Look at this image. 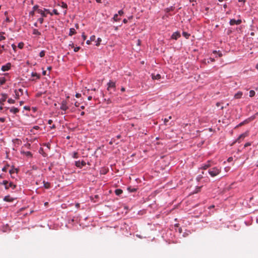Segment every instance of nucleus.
Returning a JSON list of instances; mask_svg holds the SVG:
<instances>
[{"instance_id":"1","label":"nucleus","mask_w":258,"mask_h":258,"mask_svg":"<svg viewBox=\"0 0 258 258\" xmlns=\"http://www.w3.org/2000/svg\"><path fill=\"white\" fill-rule=\"evenodd\" d=\"M220 169L218 167H213L209 170V173L212 177H215L218 175L220 172Z\"/></svg>"},{"instance_id":"2","label":"nucleus","mask_w":258,"mask_h":258,"mask_svg":"<svg viewBox=\"0 0 258 258\" xmlns=\"http://www.w3.org/2000/svg\"><path fill=\"white\" fill-rule=\"evenodd\" d=\"M247 133H244L241 134V135H240V136L238 137V138L237 139V140L235 142L233 143V144H235L236 143H240V140H243L246 136H247Z\"/></svg>"},{"instance_id":"3","label":"nucleus","mask_w":258,"mask_h":258,"mask_svg":"<svg viewBox=\"0 0 258 258\" xmlns=\"http://www.w3.org/2000/svg\"><path fill=\"white\" fill-rule=\"evenodd\" d=\"M75 165L78 167L82 168L86 165V162L84 161H77L75 162Z\"/></svg>"},{"instance_id":"4","label":"nucleus","mask_w":258,"mask_h":258,"mask_svg":"<svg viewBox=\"0 0 258 258\" xmlns=\"http://www.w3.org/2000/svg\"><path fill=\"white\" fill-rule=\"evenodd\" d=\"M15 98L18 99H19V96L23 94V90L22 89H19L18 90V91L17 90H15Z\"/></svg>"},{"instance_id":"5","label":"nucleus","mask_w":258,"mask_h":258,"mask_svg":"<svg viewBox=\"0 0 258 258\" xmlns=\"http://www.w3.org/2000/svg\"><path fill=\"white\" fill-rule=\"evenodd\" d=\"M68 108V107L67 105V101L64 100L62 101L61 104L60 109L62 110L66 111Z\"/></svg>"},{"instance_id":"6","label":"nucleus","mask_w":258,"mask_h":258,"mask_svg":"<svg viewBox=\"0 0 258 258\" xmlns=\"http://www.w3.org/2000/svg\"><path fill=\"white\" fill-rule=\"evenodd\" d=\"M241 23V20H235V19H231L230 21V24L233 25L234 24L239 25Z\"/></svg>"},{"instance_id":"7","label":"nucleus","mask_w":258,"mask_h":258,"mask_svg":"<svg viewBox=\"0 0 258 258\" xmlns=\"http://www.w3.org/2000/svg\"><path fill=\"white\" fill-rule=\"evenodd\" d=\"M11 67V63H8L6 65L3 66L2 67V70L4 72L8 71Z\"/></svg>"},{"instance_id":"8","label":"nucleus","mask_w":258,"mask_h":258,"mask_svg":"<svg viewBox=\"0 0 258 258\" xmlns=\"http://www.w3.org/2000/svg\"><path fill=\"white\" fill-rule=\"evenodd\" d=\"M243 95V93L241 91H239L237 93H236L234 96V98L235 99H239V98H241L242 97V96Z\"/></svg>"},{"instance_id":"9","label":"nucleus","mask_w":258,"mask_h":258,"mask_svg":"<svg viewBox=\"0 0 258 258\" xmlns=\"http://www.w3.org/2000/svg\"><path fill=\"white\" fill-rule=\"evenodd\" d=\"M3 98L0 99V105H3L4 102L6 100L7 98V95L6 94H2Z\"/></svg>"},{"instance_id":"10","label":"nucleus","mask_w":258,"mask_h":258,"mask_svg":"<svg viewBox=\"0 0 258 258\" xmlns=\"http://www.w3.org/2000/svg\"><path fill=\"white\" fill-rule=\"evenodd\" d=\"M115 87V82H113L110 81L108 83V88H107L108 90H109V88H114Z\"/></svg>"},{"instance_id":"11","label":"nucleus","mask_w":258,"mask_h":258,"mask_svg":"<svg viewBox=\"0 0 258 258\" xmlns=\"http://www.w3.org/2000/svg\"><path fill=\"white\" fill-rule=\"evenodd\" d=\"M4 200L6 202H11L14 201V199L10 196H7L4 198Z\"/></svg>"},{"instance_id":"12","label":"nucleus","mask_w":258,"mask_h":258,"mask_svg":"<svg viewBox=\"0 0 258 258\" xmlns=\"http://www.w3.org/2000/svg\"><path fill=\"white\" fill-rule=\"evenodd\" d=\"M180 36V33L178 32H174L171 36V38L174 39H177Z\"/></svg>"},{"instance_id":"13","label":"nucleus","mask_w":258,"mask_h":258,"mask_svg":"<svg viewBox=\"0 0 258 258\" xmlns=\"http://www.w3.org/2000/svg\"><path fill=\"white\" fill-rule=\"evenodd\" d=\"M211 166V161H209L207 162L206 164H205L204 166H203L201 167V169H206L207 168H209Z\"/></svg>"},{"instance_id":"14","label":"nucleus","mask_w":258,"mask_h":258,"mask_svg":"<svg viewBox=\"0 0 258 258\" xmlns=\"http://www.w3.org/2000/svg\"><path fill=\"white\" fill-rule=\"evenodd\" d=\"M152 78L153 80H159L161 78V76L160 74H152Z\"/></svg>"},{"instance_id":"15","label":"nucleus","mask_w":258,"mask_h":258,"mask_svg":"<svg viewBox=\"0 0 258 258\" xmlns=\"http://www.w3.org/2000/svg\"><path fill=\"white\" fill-rule=\"evenodd\" d=\"M10 111L11 112L16 114L19 112V110L17 108L12 107L10 109Z\"/></svg>"},{"instance_id":"16","label":"nucleus","mask_w":258,"mask_h":258,"mask_svg":"<svg viewBox=\"0 0 258 258\" xmlns=\"http://www.w3.org/2000/svg\"><path fill=\"white\" fill-rule=\"evenodd\" d=\"M8 189L10 187H11L13 189H14L16 187V185L14 184L13 182H11L8 184Z\"/></svg>"},{"instance_id":"17","label":"nucleus","mask_w":258,"mask_h":258,"mask_svg":"<svg viewBox=\"0 0 258 258\" xmlns=\"http://www.w3.org/2000/svg\"><path fill=\"white\" fill-rule=\"evenodd\" d=\"M43 183H44V186L45 188H49L50 187V183L48 182H45L44 181L43 182Z\"/></svg>"},{"instance_id":"18","label":"nucleus","mask_w":258,"mask_h":258,"mask_svg":"<svg viewBox=\"0 0 258 258\" xmlns=\"http://www.w3.org/2000/svg\"><path fill=\"white\" fill-rule=\"evenodd\" d=\"M115 193L116 195L119 196L122 193V190L121 189H116L115 190Z\"/></svg>"},{"instance_id":"19","label":"nucleus","mask_w":258,"mask_h":258,"mask_svg":"<svg viewBox=\"0 0 258 258\" xmlns=\"http://www.w3.org/2000/svg\"><path fill=\"white\" fill-rule=\"evenodd\" d=\"M37 12L39 14H40L43 17H46V15L44 13V11L41 10V9H38Z\"/></svg>"},{"instance_id":"20","label":"nucleus","mask_w":258,"mask_h":258,"mask_svg":"<svg viewBox=\"0 0 258 258\" xmlns=\"http://www.w3.org/2000/svg\"><path fill=\"white\" fill-rule=\"evenodd\" d=\"M76 33V31L74 28H71L70 30L69 35L72 36Z\"/></svg>"},{"instance_id":"21","label":"nucleus","mask_w":258,"mask_h":258,"mask_svg":"<svg viewBox=\"0 0 258 258\" xmlns=\"http://www.w3.org/2000/svg\"><path fill=\"white\" fill-rule=\"evenodd\" d=\"M9 183V182L7 180H4L3 181V184L5 186L6 189H8V184Z\"/></svg>"},{"instance_id":"22","label":"nucleus","mask_w":258,"mask_h":258,"mask_svg":"<svg viewBox=\"0 0 258 258\" xmlns=\"http://www.w3.org/2000/svg\"><path fill=\"white\" fill-rule=\"evenodd\" d=\"M255 91L253 90H250L249 91V97H252L255 95Z\"/></svg>"},{"instance_id":"23","label":"nucleus","mask_w":258,"mask_h":258,"mask_svg":"<svg viewBox=\"0 0 258 258\" xmlns=\"http://www.w3.org/2000/svg\"><path fill=\"white\" fill-rule=\"evenodd\" d=\"M6 82V79L5 78H0V84L3 85Z\"/></svg>"},{"instance_id":"24","label":"nucleus","mask_w":258,"mask_h":258,"mask_svg":"<svg viewBox=\"0 0 258 258\" xmlns=\"http://www.w3.org/2000/svg\"><path fill=\"white\" fill-rule=\"evenodd\" d=\"M39 152L43 156H46V155L45 153H44L43 152V150L42 148H40L39 150Z\"/></svg>"},{"instance_id":"25","label":"nucleus","mask_w":258,"mask_h":258,"mask_svg":"<svg viewBox=\"0 0 258 258\" xmlns=\"http://www.w3.org/2000/svg\"><path fill=\"white\" fill-rule=\"evenodd\" d=\"M9 166V165L7 163L6 166L3 168L2 171L4 172H6L7 170L8 167Z\"/></svg>"},{"instance_id":"26","label":"nucleus","mask_w":258,"mask_h":258,"mask_svg":"<svg viewBox=\"0 0 258 258\" xmlns=\"http://www.w3.org/2000/svg\"><path fill=\"white\" fill-rule=\"evenodd\" d=\"M33 34L35 35H40V32H39L37 29H34Z\"/></svg>"},{"instance_id":"27","label":"nucleus","mask_w":258,"mask_h":258,"mask_svg":"<svg viewBox=\"0 0 258 258\" xmlns=\"http://www.w3.org/2000/svg\"><path fill=\"white\" fill-rule=\"evenodd\" d=\"M44 55H45V51H44V50H42V51L39 53V56H40L41 57H43Z\"/></svg>"},{"instance_id":"28","label":"nucleus","mask_w":258,"mask_h":258,"mask_svg":"<svg viewBox=\"0 0 258 258\" xmlns=\"http://www.w3.org/2000/svg\"><path fill=\"white\" fill-rule=\"evenodd\" d=\"M32 77H37V79H39V75H38L37 73H32Z\"/></svg>"},{"instance_id":"29","label":"nucleus","mask_w":258,"mask_h":258,"mask_svg":"<svg viewBox=\"0 0 258 258\" xmlns=\"http://www.w3.org/2000/svg\"><path fill=\"white\" fill-rule=\"evenodd\" d=\"M17 169L13 168V169H11V170H10L9 171V173H10L11 174H12L14 173L16 171H17Z\"/></svg>"},{"instance_id":"30","label":"nucleus","mask_w":258,"mask_h":258,"mask_svg":"<svg viewBox=\"0 0 258 258\" xmlns=\"http://www.w3.org/2000/svg\"><path fill=\"white\" fill-rule=\"evenodd\" d=\"M24 46V43L23 42H20L18 44V47L20 48H22Z\"/></svg>"},{"instance_id":"31","label":"nucleus","mask_w":258,"mask_h":258,"mask_svg":"<svg viewBox=\"0 0 258 258\" xmlns=\"http://www.w3.org/2000/svg\"><path fill=\"white\" fill-rule=\"evenodd\" d=\"M183 35L186 38L188 37L189 36V34H188L187 33L183 32L182 33Z\"/></svg>"},{"instance_id":"32","label":"nucleus","mask_w":258,"mask_h":258,"mask_svg":"<svg viewBox=\"0 0 258 258\" xmlns=\"http://www.w3.org/2000/svg\"><path fill=\"white\" fill-rule=\"evenodd\" d=\"M8 102L9 103H15V100L12 99H9L8 100Z\"/></svg>"},{"instance_id":"33","label":"nucleus","mask_w":258,"mask_h":258,"mask_svg":"<svg viewBox=\"0 0 258 258\" xmlns=\"http://www.w3.org/2000/svg\"><path fill=\"white\" fill-rule=\"evenodd\" d=\"M22 153L26 154V156H31V153L30 152H23Z\"/></svg>"},{"instance_id":"34","label":"nucleus","mask_w":258,"mask_h":258,"mask_svg":"<svg viewBox=\"0 0 258 258\" xmlns=\"http://www.w3.org/2000/svg\"><path fill=\"white\" fill-rule=\"evenodd\" d=\"M118 15L117 14H115L114 15L113 19L115 21H117L118 20L117 19Z\"/></svg>"},{"instance_id":"35","label":"nucleus","mask_w":258,"mask_h":258,"mask_svg":"<svg viewBox=\"0 0 258 258\" xmlns=\"http://www.w3.org/2000/svg\"><path fill=\"white\" fill-rule=\"evenodd\" d=\"M38 9H38V6H34L33 7V11H37V12Z\"/></svg>"},{"instance_id":"36","label":"nucleus","mask_w":258,"mask_h":258,"mask_svg":"<svg viewBox=\"0 0 258 258\" xmlns=\"http://www.w3.org/2000/svg\"><path fill=\"white\" fill-rule=\"evenodd\" d=\"M38 21L40 23L42 24L43 22V19L42 18H40L38 19Z\"/></svg>"},{"instance_id":"37","label":"nucleus","mask_w":258,"mask_h":258,"mask_svg":"<svg viewBox=\"0 0 258 258\" xmlns=\"http://www.w3.org/2000/svg\"><path fill=\"white\" fill-rule=\"evenodd\" d=\"M80 49V47H76L74 48V50L75 52H77L78 51H79V50Z\"/></svg>"},{"instance_id":"38","label":"nucleus","mask_w":258,"mask_h":258,"mask_svg":"<svg viewBox=\"0 0 258 258\" xmlns=\"http://www.w3.org/2000/svg\"><path fill=\"white\" fill-rule=\"evenodd\" d=\"M168 119H167V118H165V119H164V124H165V125H167V122H168Z\"/></svg>"},{"instance_id":"39","label":"nucleus","mask_w":258,"mask_h":258,"mask_svg":"<svg viewBox=\"0 0 258 258\" xmlns=\"http://www.w3.org/2000/svg\"><path fill=\"white\" fill-rule=\"evenodd\" d=\"M62 7L64 8H67V5L66 4L64 3H62Z\"/></svg>"},{"instance_id":"40","label":"nucleus","mask_w":258,"mask_h":258,"mask_svg":"<svg viewBox=\"0 0 258 258\" xmlns=\"http://www.w3.org/2000/svg\"><path fill=\"white\" fill-rule=\"evenodd\" d=\"M118 14L120 16L122 15L123 14V12L122 10H120L118 11Z\"/></svg>"},{"instance_id":"41","label":"nucleus","mask_w":258,"mask_h":258,"mask_svg":"<svg viewBox=\"0 0 258 258\" xmlns=\"http://www.w3.org/2000/svg\"><path fill=\"white\" fill-rule=\"evenodd\" d=\"M95 39V36L94 35L93 36H92L91 37H90V40L91 41H94Z\"/></svg>"},{"instance_id":"42","label":"nucleus","mask_w":258,"mask_h":258,"mask_svg":"<svg viewBox=\"0 0 258 258\" xmlns=\"http://www.w3.org/2000/svg\"><path fill=\"white\" fill-rule=\"evenodd\" d=\"M53 13L55 15H58V13L57 12V11L55 9H54L53 10Z\"/></svg>"},{"instance_id":"43","label":"nucleus","mask_w":258,"mask_h":258,"mask_svg":"<svg viewBox=\"0 0 258 258\" xmlns=\"http://www.w3.org/2000/svg\"><path fill=\"white\" fill-rule=\"evenodd\" d=\"M101 39L100 38H98V42H97V43L96 44V45H97V46L99 45V44H100V42H101Z\"/></svg>"},{"instance_id":"44","label":"nucleus","mask_w":258,"mask_h":258,"mask_svg":"<svg viewBox=\"0 0 258 258\" xmlns=\"http://www.w3.org/2000/svg\"><path fill=\"white\" fill-rule=\"evenodd\" d=\"M141 40H140V39H138V40H137V45H138V46L140 45H141Z\"/></svg>"},{"instance_id":"45","label":"nucleus","mask_w":258,"mask_h":258,"mask_svg":"<svg viewBox=\"0 0 258 258\" xmlns=\"http://www.w3.org/2000/svg\"><path fill=\"white\" fill-rule=\"evenodd\" d=\"M81 95L80 93H77L76 94V97H77V98H79V97H81Z\"/></svg>"},{"instance_id":"46","label":"nucleus","mask_w":258,"mask_h":258,"mask_svg":"<svg viewBox=\"0 0 258 258\" xmlns=\"http://www.w3.org/2000/svg\"><path fill=\"white\" fill-rule=\"evenodd\" d=\"M12 47H13V49H14V50H15V49H16V45H15V44H12Z\"/></svg>"},{"instance_id":"47","label":"nucleus","mask_w":258,"mask_h":258,"mask_svg":"<svg viewBox=\"0 0 258 258\" xmlns=\"http://www.w3.org/2000/svg\"><path fill=\"white\" fill-rule=\"evenodd\" d=\"M232 160H233L232 157H229V158L228 159V162H231Z\"/></svg>"},{"instance_id":"48","label":"nucleus","mask_w":258,"mask_h":258,"mask_svg":"<svg viewBox=\"0 0 258 258\" xmlns=\"http://www.w3.org/2000/svg\"><path fill=\"white\" fill-rule=\"evenodd\" d=\"M75 105L76 106V107H78L79 106V103L78 102H75Z\"/></svg>"},{"instance_id":"49","label":"nucleus","mask_w":258,"mask_h":258,"mask_svg":"<svg viewBox=\"0 0 258 258\" xmlns=\"http://www.w3.org/2000/svg\"><path fill=\"white\" fill-rule=\"evenodd\" d=\"M168 10L169 11H172L173 10V7H171L170 8H168Z\"/></svg>"},{"instance_id":"50","label":"nucleus","mask_w":258,"mask_h":258,"mask_svg":"<svg viewBox=\"0 0 258 258\" xmlns=\"http://www.w3.org/2000/svg\"><path fill=\"white\" fill-rule=\"evenodd\" d=\"M201 187H198L197 188V189H197V190L195 192H196V193H197V192H198V191H199L200 190V189H201Z\"/></svg>"},{"instance_id":"51","label":"nucleus","mask_w":258,"mask_h":258,"mask_svg":"<svg viewBox=\"0 0 258 258\" xmlns=\"http://www.w3.org/2000/svg\"><path fill=\"white\" fill-rule=\"evenodd\" d=\"M52 120L51 119H49L48 121V123L49 124H51V123H52Z\"/></svg>"},{"instance_id":"52","label":"nucleus","mask_w":258,"mask_h":258,"mask_svg":"<svg viewBox=\"0 0 258 258\" xmlns=\"http://www.w3.org/2000/svg\"><path fill=\"white\" fill-rule=\"evenodd\" d=\"M24 108L25 109H26V110H29L30 109L29 107H27V106H24Z\"/></svg>"},{"instance_id":"53","label":"nucleus","mask_w":258,"mask_h":258,"mask_svg":"<svg viewBox=\"0 0 258 258\" xmlns=\"http://www.w3.org/2000/svg\"><path fill=\"white\" fill-rule=\"evenodd\" d=\"M0 121H1L2 122H4L5 118H0Z\"/></svg>"},{"instance_id":"54","label":"nucleus","mask_w":258,"mask_h":258,"mask_svg":"<svg viewBox=\"0 0 258 258\" xmlns=\"http://www.w3.org/2000/svg\"><path fill=\"white\" fill-rule=\"evenodd\" d=\"M46 71H43L42 72V74H43V75H46Z\"/></svg>"},{"instance_id":"55","label":"nucleus","mask_w":258,"mask_h":258,"mask_svg":"<svg viewBox=\"0 0 258 258\" xmlns=\"http://www.w3.org/2000/svg\"><path fill=\"white\" fill-rule=\"evenodd\" d=\"M92 96H90L88 97V100H91L92 99Z\"/></svg>"},{"instance_id":"56","label":"nucleus","mask_w":258,"mask_h":258,"mask_svg":"<svg viewBox=\"0 0 258 258\" xmlns=\"http://www.w3.org/2000/svg\"><path fill=\"white\" fill-rule=\"evenodd\" d=\"M82 37H83L84 40L86 39V36L84 34H83Z\"/></svg>"},{"instance_id":"57","label":"nucleus","mask_w":258,"mask_h":258,"mask_svg":"<svg viewBox=\"0 0 258 258\" xmlns=\"http://www.w3.org/2000/svg\"><path fill=\"white\" fill-rule=\"evenodd\" d=\"M127 20H126V19H124L123 20V22L124 23H127Z\"/></svg>"},{"instance_id":"58","label":"nucleus","mask_w":258,"mask_h":258,"mask_svg":"<svg viewBox=\"0 0 258 258\" xmlns=\"http://www.w3.org/2000/svg\"><path fill=\"white\" fill-rule=\"evenodd\" d=\"M220 102H217V103H216V106H217V107L220 106Z\"/></svg>"},{"instance_id":"59","label":"nucleus","mask_w":258,"mask_h":258,"mask_svg":"<svg viewBox=\"0 0 258 258\" xmlns=\"http://www.w3.org/2000/svg\"><path fill=\"white\" fill-rule=\"evenodd\" d=\"M121 91L122 92H123L125 91V88L124 87H122L121 89Z\"/></svg>"},{"instance_id":"60","label":"nucleus","mask_w":258,"mask_h":258,"mask_svg":"<svg viewBox=\"0 0 258 258\" xmlns=\"http://www.w3.org/2000/svg\"><path fill=\"white\" fill-rule=\"evenodd\" d=\"M39 128V127L38 126H35L34 127V129H36V130H37Z\"/></svg>"},{"instance_id":"61","label":"nucleus","mask_w":258,"mask_h":258,"mask_svg":"<svg viewBox=\"0 0 258 258\" xmlns=\"http://www.w3.org/2000/svg\"><path fill=\"white\" fill-rule=\"evenodd\" d=\"M90 41H91V40H87V42H86L87 44H90Z\"/></svg>"},{"instance_id":"62","label":"nucleus","mask_w":258,"mask_h":258,"mask_svg":"<svg viewBox=\"0 0 258 258\" xmlns=\"http://www.w3.org/2000/svg\"><path fill=\"white\" fill-rule=\"evenodd\" d=\"M244 145L249 146V145H250V144L249 143H246Z\"/></svg>"},{"instance_id":"63","label":"nucleus","mask_w":258,"mask_h":258,"mask_svg":"<svg viewBox=\"0 0 258 258\" xmlns=\"http://www.w3.org/2000/svg\"><path fill=\"white\" fill-rule=\"evenodd\" d=\"M96 1L98 3H101V0H96Z\"/></svg>"},{"instance_id":"64","label":"nucleus","mask_w":258,"mask_h":258,"mask_svg":"<svg viewBox=\"0 0 258 258\" xmlns=\"http://www.w3.org/2000/svg\"><path fill=\"white\" fill-rule=\"evenodd\" d=\"M47 69L48 70H51V67H47Z\"/></svg>"}]
</instances>
